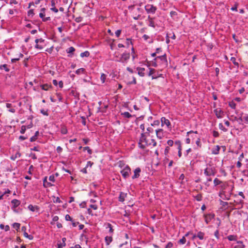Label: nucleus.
Instances as JSON below:
<instances>
[{
  "instance_id": "obj_1",
  "label": "nucleus",
  "mask_w": 248,
  "mask_h": 248,
  "mask_svg": "<svg viewBox=\"0 0 248 248\" xmlns=\"http://www.w3.org/2000/svg\"><path fill=\"white\" fill-rule=\"evenodd\" d=\"M151 64L154 67H157L160 65L162 68L166 67L168 66V61L166 54L158 56L154 59L151 62Z\"/></svg>"
},
{
  "instance_id": "obj_2",
  "label": "nucleus",
  "mask_w": 248,
  "mask_h": 248,
  "mask_svg": "<svg viewBox=\"0 0 248 248\" xmlns=\"http://www.w3.org/2000/svg\"><path fill=\"white\" fill-rule=\"evenodd\" d=\"M148 135L146 133H142L138 142V146L140 149H144L147 146L151 145V143H149L147 139Z\"/></svg>"
},
{
  "instance_id": "obj_3",
  "label": "nucleus",
  "mask_w": 248,
  "mask_h": 248,
  "mask_svg": "<svg viewBox=\"0 0 248 248\" xmlns=\"http://www.w3.org/2000/svg\"><path fill=\"white\" fill-rule=\"evenodd\" d=\"M147 75L149 77L151 76L152 79L163 77V74H161L159 71L152 68H149V71Z\"/></svg>"
},
{
  "instance_id": "obj_4",
  "label": "nucleus",
  "mask_w": 248,
  "mask_h": 248,
  "mask_svg": "<svg viewBox=\"0 0 248 248\" xmlns=\"http://www.w3.org/2000/svg\"><path fill=\"white\" fill-rule=\"evenodd\" d=\"M121 173L124 179H126L129 177L130 174L131 173V169L128 166H126L121 171Z\"/></svg>"
},
{
  "instance_id": "obj_5",
  "label": "nucleus",
  "mask_w": 248,
  "mask_h": 248,
  "mask_svg": "<svg viewBox=\"0 0 248 248\" xmlns=\"http://www.w3.org/2000/svg\"><path fill=\"white\" fill-rule=\"evenodd\" d=\"M145 9L148 14H155L157 8L152 4H147L145 6Z\"/></svg>"
},
{
  "instance_id": "obj_6",
  "label": "nucleus",
  "mask_w": 248,
  "mask_h": 248,
  "mask_svg": "<svg viewBox=\"0 0 248 248\" xmlns=\"http://www.w3.org/2000/svg\"><path fill=\"white\" fill-rule=\"evenodd\" d=\"M204 174L207 176L215 175L216 171L215 169L212 168H207L204 170Z\"/></svg>"
},
{
  "instance_id": "obj_7",
  "label": "nucleus",
  "mask_w": 248,
  "mask_h": 248,
  "mask_svg": "<svg viewBox=\"0 0 248 248\" xmlns=\"http://www.w3.org/2000/svg\"><path fill=\"white\" fill-rule=\"evenodd\" d=\"M174 144L177 146V149L178 150V155L179 157L182 156V145L181 142L180 140H176L174 142Z\"/></svg>"
},
{
  "instance_id": "obj_8",
  "label": "nucleus",
  "mask_w": 248,
  "mask_h": 248,
  "mask_svg": "<svg viewBox=\"0 0 248 248\" xmlns=\"http://www.w3.org/2000/svg\"><path fill=\"white\" fill-rule=\"evenodd\" d=\"M214 113L218 118H221L224 116V112L220 108H217L214 110Z\"/></svg>"
},
{
  "instance_id": "obj_9",
  "label": "nucleus",
  "mask_w": 248,
  "mask_h": 248,
  "mask_svg": "<svg viewBox=\"0 0 248 248\" xmlns=\"http://www.w3.org/2000/svg\"><path fill=\"white\" fill-rule=\"evenodd\" d=\"M161 122L162 126L165 124L168 128H171V124L170 121L165 117H163L161 118Z\"/></svg>"
},
{
  "instance_id": "obj_10",
  "label": "nucleus",
  "mask_w": 248,
  "mask_h": 248,
  "mask_svg": "<svg viewBox=\"0 0 248 248\" xmlns=\"http://www.w3.org/2000/svg\"><path fill=\"white\" fill-rule=\"evenodd\" d=\"M20 201L16 199H14L12 200L11 203L12 204V209L14 210L15 212H16L15 208L18 207L20 204Z\"/></svg>"
},
{
  "instance_id": "obj_11",
  "label": "nucleus",
  "mask_w": 248,
  "mask_h": 248,
  "mask_svg": "<svg viewBox=\"0 0 248 248\" xmlns=\"http://www.w3.org/2000/svg\"><path fill=\"white\" fill-rule=\"evenodd\" d=\"M156 135L159 139H161L164 137V131L162 129H158L155 130Z\"/></svg>"
},
{
  "instance_id": "obj_12",
  "label": "nucleus",
  "mask_w": 248,
  "mask_h": 248,
  "mask_svg": "<svg viewBox=\"0 0 248 248\" xmlns=\"http://www.w3.org/2000/svg\"><path fill=\"white\" fill-rule=\"evenodd\" d=\"M141 171V169L138 167V168H137L134 171V175L132 177V178L133 179H136V178H138L140 176V173Z\"/></svg>"
},
{
  "instance_id": "obj_13",
  "label": "nucleus",
  "mask_w": 248,
  "mask_h": 248,
  "mask_svg": "<svg viewBox=\"0 0 248 248\" xmlns=\"http://www.w3.org/2000/svg\"><path fill=\"white\" fill-rule=\"evenodd\" d=\"M130 58V54L129 53H124L122 55V57L121 58L120 61L124 62L128 60Z\"/></svg>"
},
{
  "instance_id": "obj_14",
  "label": "nucleus",
  "mask_w": 248,
  "mask_h": 248,
  "mask_svg": "<svg viewBox=\"0 0 248 248\" xmlns=\"http://www.w3.org/2000/svg\"><path fill=\"white\" fill-rule=\"evenodd\" d=\"M155 17H152L150 16H148V20L149 21L148 26L153 28H155V23L154 22Z\"/></svg>"
},
{
  "instance_id": "obj_15",
  "label": "nucleus",
  "mask_w": 248,
  "mask_h": 248,
  "mask_svg": "<svg viewBox=\"0 0 248 248\" xmlns=\"http://www.w3.org/2000/svg\"><path fill=\"white\" fill-rule=\"evenodd\" d=\"M204 217L205 221L206 223L208 224L211 221V220L212 219V218H213L214 215L209 214L204 215Z\"/></svg>"
},
{
  "instance_id": "obj_16",
  "label": "nucleus",
  "mask_w": 248,
  "mask_h": 248,
  "mask_svg": "<svg viewBox=\"0 0 248 248\" xmlns=\"http://www.w3.org/2000/svg\"><path fill=\"white\" fill-rule=\"evenodd\" d=\"M137 70L138 71V74L140 77H144L145 75V73H144V71L145 70L144 68L138 67L137 68Z\"/></svg>"
},
{
  "instance_id": "obj_17",
  "label": "nucleus",
  "mask_w": 248,
  "mask_h": 248,
  "mask_svg": "<svg viewBox=\"0 0 248 248\" xmlns=\"http://www.w3.org/2000/svg\"><path fill=\"white\" fill-rule=\"evenodd\" d=\"M220 149V147L219 145H216L212 150V154L214 155H218Z\"/></svg>"
},
{
  "instance_id": "obj_18",
  "label": "nucleus",
  "mask_w": 248,
  "mask_h": 248,
  "mask_svg": "<svg viewBox=\"0 0 248 248\" xmlns=\"http://www.w3.org/2000/svg\"><path fill=\"white\" fill-rule=\"evenodd\" d=\"M219 196L223 200H228L229 199V196L226 195L225 194V192L224 191H222L219 192Z\"/></svg>"
},
{
  "instance_id": "obj_19",
  "label": "nucleus",
  "mask_w": 248,
  "mask_h": 248,
  "mask_svg": "<svg viewBox=\"0 0 248 248\" xmlns=\"http://www.w3.org/2000/svg\"><path fill=\"white\" fill-rule=\"evenodd\" d=\"M41 89L45 91H48L50 88H52V86L50 84H44L40 85Z\"/></svg>"
},
{
  "instance_id": "obj_20",
  "label": "nucleus",
  "mask_w": 248,
  "mask_h": 248,
  "mask_svg": "<svg viewBox=\"0 0 248 248\" xmlns=\"http://www.w3.org/2000/svg\"><path fill=\"white\" fill-rule=\"evenodd\" d=\"M28 208L30 211L32 212H34L36 210L38 211L39 210V207L38 206H33L32 204H30Z\"/></svg>"
},
{
  "instance_id": "obj_21",
  "label": "nucleus",
  "mask_w": 248,
  "mask_h": 248,
  "mask_svg": "<svg viewBox=\"0 0 248 248\" xmlns=\"http://www.w3.org/2000/svg\"><path fill=\"white\" fill-rule=\"evenodd\" d=\"M127 195L126 193L121 192L119 197V201L121 202H123L124 201V199Z\"/></svg>"
},
{
  "instance_id": "obj_22",
  "label": "nucleus",
  "mask_w": 248,
  "mask_h": 248,
  "mask_svg": "<svg viewBox=\"0 0 248 248\" xmlns=\"http://www.w3.org/2000/svg\"><path fill=\"white\" fill-rule=\"evenodd\" d=\"M9 65L6 64H4L0 65V70H4L5 72H8L10 71Z\"/></svg>"
},
{
  "instance_id": "obj_23",
  "label": "nucleus",
  "mask_w": 248,
  "mask_h": 248,
  "mask_svg": "<svg viewBox=\"0 0 248 248\" xmlns=\"http://www.w3.org/2000/svg\"><path fill=\"white\" fill-rule=\"evenodd\" d=\"M43 185H44V187H50L52 186V185L50 183L48 182L47 181V177H45L44 178Z\"/></svg>"
},
{
  "instance_id": "obj_24",
  "label": "nucleus",
  "mask_w": 248,
  "mask_h": 248,
  "mask_svg": "<svg viewBox=\"0 0 248 248\" xmlns=\"http://www.w3.org/2000/svg\"><path fill=\"white\" fill-rule=\"evenodd\" d=\"M245 246L243 243L241 241H237L236 245L234 247V248H245Z\"/></svg>"
},
{
  "instance_id": "obj_25",
  "label": "nucleus",
  "mask_w": 248,
  "mask_h": 248,
  "mask_svg": "<svg viewBox=\"0 0 248 248\" xmlns=\"http://www.w3.org/2000/svg\"><path fill=\"white\" fill-rule=\"evenodd\" d=\"M35 42L36 45L35 46V48L39 49H42L43 48V46L40 44H38L39 43V39H36L35 40Z\"/></svg>"
},
{
  "instance_id": "obj_26",
  "label": "nucleus",
  "mask_w": 248,
  "mask_h": 248,
  "mask_svg": "<svg viewBox=\"0 0 248 248\" xmlns=\"http://www.w3.org/2000/svg\"><path fill=\"white\" fill-rule=\"evenodd\" d=\"M237 236L235 235H230L227 237V238L229 241H236L237 240Z\"/></svg>"
},
{
  "instance_id": "obj_27",
  "label": "nucleus",
  "mask_w": 248,
  "mask_h": 248,
  "mask_svg": "<svg viewBox=\"0 0 248 248\" xmlns=\"http://www.w3.org/2000/svg\"><path fill=\"white\" fill-rule=\"evenodd\" d=\"M205 233L202 232H199L197 233V237L202 240L204 239Z\"/></svg>"
},
{
  "instance_id": "obj_28",
  "label": "nucleus",
  "mask_w": 248,
  "mask_h": 248,
  "mask_svg": "<svg viewBox=\"0 0 248 248\" xmlns=\"http://www.w3.org/2000/svg\"><path fill=\"white\" fill-rule=\"evenodd\" d=\"M112 241V237L111 236H106L105 237V242L107 245H108Z\"/></svg>"
},
{
  "instance_id": "obj_29",
  "label": "nucleus",
  "mask_w": 248,
  "mask_h": 248,
  "mask_svg": "<svg viewBox=\"0 0 248 248\" xmlns=\"http://www.w3.org/2000/svg\"><path fill=\"white\" fill-rule=\"evenodd\" d=\"M81 57H88L90 56V52L88 51H85L84 52H82L80 55Z\"/></svg>"
},
{
  "instance_id": "obj_30",
  "label": "nucleus",
  "mask_w": 248,
  "mask_h": 248,
  "mask_svg": "<svg viewBox=\"0 0 248 248\" xmlns=\"http://www.w3.org/2000/svg\"><path fill=\"white\" fill-rule=\"evenodd\" d=\"M21 156V154L19 152H17L15 155H13L11 156V159L13 160H15L16 158Z\"/></svg>"
},
{
  "instance_id": "obj_31",
  "label": "nucleus",
  "mask_w": 248,
  "mask_h": 248,
  "mask_svg": "<svg viewBox=\"0 0 248 248\" xmlns=\"http://www.w3.org/2000/svg\"><path fill=\"white\" fill-rule=\"evenodd\" d=\"M193 197L198 202L201 201L202 199V196L201 193L198 194L196 196Z\"/></svg>"
},
{
  "instance_id": "obj_32",
  "label": "nucleus",
  "mask_w": 248,
  "mask_h": 248,
  "mask_svg": "<svg viewBox=\"0 0 248 248\" xmlns=\"http://www.w3.org/2000/svg\"><path fill=\"white\" fill-rule=\"evenodd\" d=\"M75 51V48L73 46H71L66 49V52L69 54H73V53Z\"/></svg>"
},
{
  "instance_id": "obj_33",
  "label": "nucleus",
  "mask_w": 248,
  "mask_h": 248,
  "mask_svg": "<svg viewBox=\"0 0 248 248\" xmlns=\"http://www.w3.org/2000/svg\"><path fill=\"white\" fill-rule=\"evenodd\" d=\"M222 183V182L221 181H220V180H219L218 179H217V178H215L214 180V184L215 186H217L218 185H220Z\"/></svg>"
},
{
  "instance_id": "obj_34",
  "label": "nucleus",
  "mask_w": 248,
  "mask_h": 248,
  "mask_svg": "<svg viewBox=\"0 0 248 248\" xmlns=\"http://www.w3.org/2000/svg\"><path fill=\"white\" fill-rule=\"evenodd\" d=\"M85 71V69L81 68H79V69H78V70H77L76 71V73L78 75H79L81 73H82V74L84 73Z\"/></svg>"
},
{
  "instance_id": "obj_35",
  "label": "nucleus",
  "mask_w": 248,
  "mask_h": 248,
  "mask_svg": "<svg viewBox=\"0 0 248 248\" xmlns=\"http://www.w3.org/2000/svg\"><path fill=\"white\" fill-rule=\"evenodd\" d=\"M231 61L237 67L239 66V63L236 62V58L235 57H231Z\"/></svg>"
},
{
  "instance_id": "obj_36",
  "label": "nucleus",
  "mask_w": 248,
  "mask_h": 248,
  "mask_svg": "<svg viewBox=\"0 0 248 248\" xmlns=\"http://www.w3.org/2000/svg\"><path fill=\"white\" fill-rule=\"evenodd\" d=\"M0 228L1 229H3L4 228L5 231H8L10 230V227L8 225H6L4 226V225L2 224L0 225Z\"/></svg>"
},
{
  "instance_id": "obj_37",
  "label": "nucleus",
  "mask_w": 248,
  "mask_h": 248,
  "mask_svg": "<svg viewBox=\"0 0 248 248\" xmlns=\"http://www.w3.org/2000/svg\"><path fill=\"white\" fill-rule=\"evenodd\" d=\"M147 132H143V133H146V135H150V133H153L154 132V130L152 127H148L147 128Z\"/></svg>"
},
{
  "instance_id": "obj_38",
  "label": "nucleus",
  "mask_w": 248,
  "mask_h": 248,
  "mask_svg": "<svg viewBox=\"0 0 248 248\" xmlns=\"http://www.w3.org/2000/svg\"><path fill=\"white\" fill-rule=\"evenodd\" d=\"M186 242V239L185 236H183L181 239H180L178 243L179 244H184Z\"/></svg>"
},
{
  "instance_id": "obj_39",
  "label": "nucleus",
  "mask_w": 248,
  "mask_h": 248,
  "mask_svg": "<svg viewBox=\"0 0 248 248\" xmlns=\"http://www.w3.org/2000/svg\"><path fill=\"white\" fill-rule=\"evenodd\" d=\"M122 115H123L124 117L127 118H130L132 117V115L128 112H124L122 113Z\"/></svg>"
},
{
  "instance_id": "obj_40",
  "label": "nucleus",
  "mask_w": 248,
  "mask_h": 248,
  "mask_svg": "<svg viewBox=\"0 0 248 248\" xmlns=\"http://www.w3.org/2000/svg\"><path fill=\"white\" fill-rule=\"evenodd\" d=\"M23 234L25 237L28 238L30 240H32L33 238L32 235L28 234L27 232H24Z\"/></svg>"
},
{
  "instance_id": "obj_41",
  "label": "nucleus",
  "mask_w": 248,
  "mask_h": 248,
  "mask_svg": "<svg viewBox=\"0 0 248 248\" xmlns=\"http://www.w3.org/2000/svg\"><path fill=\"white\" fill-rule=\"evenodd\" d=\"M109 228V232L111 233L113 232V229H112V226L111 224L108 223L107 224L106 228Z\"/></svg>"
},
{
  "instance_id": "obj_42",
  "label": "nucleus",
  "mask_w": 248,
  "mask_h": 248,
  "mask_svg": "<svg viewBox=\"0 0 248 248\" xmlns=\"http://www.w3.org/2000/svg\"><path fill=\"white\" fill-rule=\"evenodd\" d=\"M61 132L62 134H66L67 133V130L65 126H62L61 127Z\"/></svg>"
},
{
  "instance_id": "obj_43",
  "label": "nucleus",
  "mask_w": 248,
  "mask_h": 248,
  "mask_svg": "<svg viewBox=\"0 0 248 248\" xmlns=\"http://www.w3.org/2000/svg\"><path fill=\"white\" fill-rule=\"evenodd\" d=\"M84 151H87L89 154L91 155L92 154V151L88 146H86L83 148Z\"/></svg>"
},
{
  "instance_id": "obj_44",
  "label": "nucleus",
  "mask_w": 248,
  "mask_h": 248,
  "mask_svg": "<svg viewBox=\"0 0 248 248\" xmlns=\"http://www.w3.org/2000/svg\"><path fill=\"white\" fill-rule=\"evenodd\" d=\"M46 9L45 8H43L41 9V11L42 12H43V13H40L39 14V16L41 18H43L44 17H45V14H44V13H45V11Z\"/></svg>"
},
{
  "instance_id": "obj_45",
  "label": "nucleus",
  "mask_w": 248,
  "mask_h": 248,
  "mask_svg": "<svg viewBox=\"0 0 248 248\" xmlns=\"http://www.w3.org/2000/svg\"><path fill=\"white\" fill-rule=\"evenodd\" d=\"M20 226V224L18 223H14L13 224V227L16 229V230H18Z\"/></svg>"
},
{
  "instance_id": "obj_46",
  "label": "nucleus",
  "mask_w": 248,
  "mask_h": 248,
  "mask_svg": "<svg viewBox=\"0 0 248 248\" xmlns=\"http://www.w3.org/2000/svg\"><path fill=\"white\" fill-rule=\"evenodd\" d=\"M106 78V75L105 74H102L100 77V79L103 83L105 82Z\"/></svg>"
},
{
  "instance_id": "obj_47",
  "label": "nucleus",
  "mask_w": 248,
  "mask_h": 248,
  "mask_svg": "<svg viewBox=\"0 0 248 248\" xmlns=\"http://www.w3.org/2000/svg\"><path fill=\"white\" fill-rule=\"evenodd\" d=\"M219 128L220 129L222 130V131L226 132L227 131V129L225 128L222 123L219 124L218 125Z\"/></svg>"
},
{
  "instance_id": "obj_48",
  "label": "nucleus",
  "mask_w": 248,
  "mask_h": 248,
  "mask_svg": "<svg viewBox=\"0 0 248 248\" xmlns=\"http://www.w3.org/2000/svg\"><path fill=\"white\" fill-rule=\"evenodd\" d=\"M238 195H240V196H241L242 198V200H240L239 202L242 203L243 202V199H245V197L243 192H242V191L239 192L238 193Z\"/></svg>"
},
{
  "instance_id": "obj_49",
  "label": "nucleus",
  "mask_w": 248,
  "mask_h": 248,
  "mask_svg": "<svg viewBox=\"0 0 248 248\" xmlns=\"http://www.w3.org/2000/svg\"><path fill=\"white\" fill-rule=\"evenodd\" d=\"M229 105L231 108L233 109L235 108L236 104L233 101L230 102L229 104Z\"/></svg>"
},
{
  "instance_id": "obj_50",
  "label": "nucleus",
  "mask_w": 248,
  "mask_h": 248,
  "mask_svg": "<svg viewBox=\"0 0 248 248\" xmlns=\"http://www.w3.org/2000/svg\"><path fill=\"white\" fill-rule=\"evenodd\" d=\"M26 130V126L25 125H22L21 128L20 133L21 134H24Z\"/></svg>"
},
{
  "instance_id": "obj_51",
  "label": "nucleus",
  "mask_w": 248,
  "mask_h": 248,
  "mask_svg": "<svg viewBox=\"0 0 248 248\" xmlns=\"http://www.w3.org/2000/svg\"><path fill=\"white\" fill-rule=\"evenodd\" d=\"M167 144L168 145H169L168 146H172L173 144H174V142L172 140H169L167 141Z\"/></svg>"
},
{
  "instance_id": "obj_52",
  "label": "nucleus",
  "mask_w": 248,
  "mask_h": 248,
  "mask_svg": "<svg viewBox=\"0 0 248 248\" xmlns=\"http://www.w3.org/2000/svg\"><path fill=\"white\" fill-rule=\"evenodd\" d=\"M65 218L66 220L73 221L72 218L68 214L65 216Z\"/></svg>"
},
{
  "instance_id": "obj_53",
  "label": "nucleus",
  "mask_w": 248,
  "mask_h": 248,
  "mask_svg": "<svg viewBox=\"0 0 248 248\" xmlns=\"http://www.w3.org/2000/svg\"><path fill=\"white\" fill-rule=\"evenodd\" d=\"M173 243L171 242H169L165 247V248H171L173 247Z\"/></svg>"
},
{
  "instance_id": "obj_54",
  "label": "nucleus",
  "mask_w": 248,
  "mask_h": 248,
  "mask_svg": "<svg viewBox=\"0 0 248 248\" xmlns=\"http://www.w3.org/2000/svg\"><path fill=\"white\" fill-rule=\"evenodd\" d=\"M213 136L214 137L217 138V137H219V133L217 131L214 130L213 132Z\"/></svg>"
},
{
  "instance_id": "obj_55",
  "label": "nucleus",
  "mask_w": 248,
  "mask_h": 248,
  "mask_svg": "<svg viewBox=\"0 0 248 248\" xmlns=\"http://www.w3.org/2000/svg\"><path fill=\"white\" fill-rule=\"evenodd\" d=\"M170 150V148L169 146L166 147L165 151H164V154L166 155H167V154L169 153Z\"/></svg>"
},
{
  "instance_id": "obj_56",
  "label": "nucleus",
  "mask_w": 248,
  "mask_h": 248,
  "mask_svg": "<svg viewBox=\"0 0 248 248\" xmlns=\"http://www.w3.org/2000/svg\"><path fill=\"white\" fill-rule=\"evenodd\" d=\"M40 111H41V113L42 114H43L44 115H46V116H48V113L47 110H45L42 109Z\"/></svg>"
},
{
  "instance_id": "obj_57",
  "label": "nucleus",
  "mask_w": 248,
  "mask_h": 248,
  "mask_svg": "<svg viewBox=\"0 0 248 248\" xmlns=\"http://www.w3.org/2000/svg\"><path fill=\"white\" fill-rule=\"evenodd\" d=\"M122 31L121 30H117L115 33L117 37H119Z\"/></svg>"
},
{
  "instance_id": "obj_58",
  "label": "nucleus",
  "mask_w": 248,
  "mask_h": 248,
  "mask_svg": "<svg viewBox=\"0 0 248 248\" xmlns=\"http://www.w3.org/2000/svg\"><path fill=\"white\" fill-rule=\"evenodd\" d=\"M196 144L198 146L201 147L202 144L201 143V140L200 138H198L197 140L196 141Z\"/></svg>"
},
{
  "instance_id": "obj_59",
  "label": "nucleus",
  "mask_w": 248,
  "mask_h": 248,
  "mask_svg": "<svg viewBox=\"0 0 248 248\" xmlns=\"http://www.w3.org/2000/svg\"><path fill=\"white\" fill-rule=\"evenodd\" d=\"M159 124H160V122H159V121H158V120H156V121H155L154 122V123H153V124H151V125H152V126H155V125H157H157H159Z\"/></svg>"
},
{
  "instance_id": "obj_60",
  "label": "nucleus",
  "mask_w": 248,
  "mask_h": 248,
  "mask_svg": "<svg viewBox=\"0 0 248 248\" xmlns=\"http://www.w3.org/2000/svg\"><path fill=\"white\" fill-rule=\"evenodd\" d=\"M214 235L215 236V237L217 238V239H219V230H217L215 232H214Z\"/></svg>"
},
{
  "instance_id": "obj_61",
  "label": "nucleus",
  "mask_w": 248,
  "mask_h": 248,
  "mask_svg": "<svg viewBox=\"0 0 248 248\" xmlns=\"http://www.w3.org/2000/svg\"><path fill=\"white\" fill-rule=\"evenodd\" d=\"M28 60H29L28 58H26V59H24V60L23 62V64H24V66L25 67H28Z\"/></svg>"
},
{
  "instance_id": "obj_62",
  "label": "nucleus",
  "mask_w": 248,
  "mask_h": 248,
  "mask_svg": "<svg viewBox=\"0 0 248 248\" xmlns=\"http://www.w3.org/2000/svg\"><path fill=\"white\" fill-rule=\"evenodd\" d=\"M37 137H35V136H33L32 137H31L30 139V141L31 142H33V141H35L37 139Z\"/></svg>"
},
{
  "instance_id": "obj_63",
  "label": "nucleus",
  "mask_w": 248,
  "mask_h": 248,
  "mask_svg": "<svg viewBox=\"0 0 248 248\" xmlns=\"http://www.w3.org/2000/svg\"><path fill=\"white\" fill-rule=\"evenodd\" d=\"M31 150H32V151H37V152H39L40 151V148L38 146H35L33 148H31Z\"/></svg>"
},
{
  "instance_id": "obj_64",
  "label": "nucleus",
  "mask_w": 248,
  "mask_h": 248,
  "mask_svg": "<svg viewBox=\"0 0 248 248\" xmlns=\"http://www.w3.org/2000/svg\"><path fill=\"white\" fill-rule=\"evenodd\" d=\"M176 15H177V12L176 11H171L170 12V16L171 17H173V16H175Z\"/></svg>"
}]
</instances>
